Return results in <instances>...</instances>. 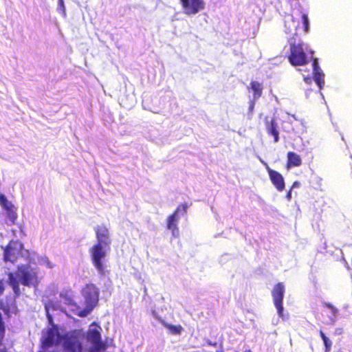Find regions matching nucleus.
<instances>
[{
	"label": "nucleus",
	"instance_id": "obj_1",
	"mask_svg": "<svg viewBox=\"0 0 352 352\" xmlns=\"http://www.w3.org/2000/svg\"><path fill=\"white\" fill-rule=\"evenodd\" d=\"M97 242L89 248V253L93 265L98 272L104 274V265L102 259L107 255V252L110 249L111 240L109 231L104 225L98 226L95 228Z\"/></svg>",
	"mask_w": 352,
	"mask_h": 352
},
{
	"label": "nucleus",
	"instance_id": "obj_2",
	"mask_svg": "<svg viewBox=\"0 0 352 352\" xmlns=\"http://www.w3.org/2000/svg\"><path fill=\"white\" fill-rule=\"evenodd\" d=\"M8 276V283L13 290L14 297L21 295L19 283L27 287H37L39 284L37 269L29 265H18L16 274L9 272Z\"/></svg>",
	"mask_w": 352,
	"mask_h": 352
},
{
	"label": "nucleus",
	"instance_id": "obj_3",
	"mask_svg": "<svg viewBox=\"0 0 352 352\" xmlns=\"http://www.w3.org/2000/svg\"><path fill=\"white\" fill-rule=\"evenodd\" d=\"M81 294L85 298V307L80 309L79 306H77L78 311L75 312V314L83 318L87 316L98 305L100 289L95 284L89 283L83 287Z\"/></svg>",
	"mask_w": 352,
	"mask_h": 352
},
{
	"label": "nucleus",
	"instance_id": "obj_4",
	"mask_svg": "<svg viewBox=\"0 0 352 352\" xmlns=\"http://www.w3.org/2000/svg\"><path fill=\"white\" fill-rule=\"evenodd\" d=\"M100 330L101 327L94 322L87 331L85 339L91 345L89 352H104L107 349V344L102 340Z\"/></svg>",
	"mask_w": 352,
	"mask_h": 352
},
{
	"label": "nucleus",
	"instance_id": "obj_5",
	"mask_svg": "<svg viewBox=\"0 0 352 352\" xmlns=\"http://www.w3.org/2000/svg\"><path fill=\"white\" fill-rule=\"evenodd\" d=\"M63 346L65 352H82V345L80 342V331L74 330L63 338Z\"/></svg>",
	"mask_w": 352,
	"mask_h": 352
},
{
	"label": "nucleus",
	"instance_id": "obj_6",
	"mask_svg": "<svg viewBox=\"0 0 352 352\" xmlns=\"http://www.w3.org/2000/svg\"><path fill=\"white\" fill-rule=\"evenodd\" d=\"M289 62L294 66L305 65L308 59L303 48L302 43H290V54L288 56Z\"/></svg>",
	"mask_w": 352,
	"mask_h": 352
},
{
	"label": "nucleus",
	"instance_id": "obj_7",
	"mask_svg": "<svg viewBox=\"0 0 352 352\" xmlns=\"http://www.w3.org/2000/svg\"><path fill=\"white\" fill-rule=\"evenodd\" d=\"M23 248V243L18 241L11 240L3 248V261L14 263L19 258Z\"/></svg>",
	"mask_w": 352,
	"mask_h": 352
},
{
	"label": "nucleus",
	"instance_id": "obj_8",
	"mask_svg": "<svg viewBox=\"0 0 352 352\" xmlns=\"http://www.w3.org/2000/svg\"><path fill=\"white\" fill-rule=\"evenodd\" d=\"M285 294V285L283 283H278L272 290V296L274 304L277 309L279 317L283 318V298Z\"/></svg>",
	"mask_w": 352,
	"mask_h": 352
},
{
	"label": "nucleus",
	"instance_id": "obj_9",
	"mask_svg": "<svg viewBox=\"0 0 352 352\" xmlns=\"http://www.w3.org/2000/svg\"><path fill=\"white\" fill-rule=\"evenodd\" d=\"M184 12L187 15H195L206 8L204 0H179Z\"/></svg>",
	"mask_w": 352,
	"mask_h": 352
},
{
	"label": "nucleus",
	"instance_id": "obj_10",
	"mask_svg": "<svg viewBox=\"0 0 352 352\" xmlns=\"http://www.w3.org/2000/svg\"><path fill=\"white\" fill-rule=\"evenodd\" d=\"M0 206L5 211L10 224H14L17 219L16 208L3 193H0Z\"/></svg>",
	"mask_w": 352,
	"mask_h": 352
},
{
	"label": "nucleus",
	"instance_id": "obj_11",
	"mask_svg": "<svg viewBox=\"0 0 352 352\" xmlns=\"http://www.w3.org/2000/svg\"><path fill=\"white\" fill-rule=\"evenodd\" d=\"M264 164L272 184L275 186L278 191H283L285 188V184L283 175L278 171L270 168L267 163L265 162Z\"/></svg>",
	"mask_w": 352,
	"mask_h": 352
},
{
	"label": "nucleus",
	"instance_id": "obj_12",
	"mask_svg": "<svg viewBox=\"0 0 352 352\" xmlns=\"http://www.w3.org/2000/svg\"><path fill=\"white\" fill-rule=\"evenodd\" d=\"M56 336H57L58 338L60 337L58 333V326L56 324H53V327L47 329L46 336L42 340V349L47 350L48 348L54 346Z\"/></svg>",
	"mask_w": 352,
	"mask_h": 352
},
{
	"label": "nucleus",
	"instance_id": "obj_13",
	"mask_svg": "<svg viewBox=\"0 0 352 352\" xmlns=\"http://www.w3.org/2000/svg\"><path fill=\"white\" fill-rule=\"evenodd\" d=\"M178 220L179 215H177V211H174L173 214L167 218V229L171 230L173 235L175 236L179 234V229L177 227Z\"/></svg>",
	"mask_w": 352,
	"mask_h": 352
},
{
	"label": "nucleus",
	"instance_id": "obj_14",
	"mask_svg": "<svg viewBox=\"0 0 352 352\" xmlns=\"http://www.w3.org/2000/svg\"><path fill=\"white\" fill-rule=\"evenodd\" d=\"M302 164V159L299 155L293 152L289 151L287 153V168H291L292 167H298Z\"/></svg>",
	"mask_w": 352,
	"mask_h": 352
},
{
	"label": "nucleus",
	"instance_id": "obj_15",
	"mask_svg": "<svg viewBox=\"0 0 352 352\" xmlns=\"http://www.w3.org/2000/svg\"><path fill=\"white\" fill-rule=\"evenodd\" d=\"M266 131L268 135L273 136L274 142H278L279 132L278 124L275 118H272L270 122H266Z\"/></svg>",
	"mask_w": 352,
	"mask_h": 352
},
{
	"label": "nucleus",
	"instance_id": "obj_16",
	"mask_svg": "<svg viewBox=\"0 0 352 352\" xmlns=\"http://www.w3.org/2000/svg\"><path fill=\"white\" fill-rule=\"evenodd\" d=\"M59 296L60 298H62L64 301V303L67 305H73L76 307V309L73 310L74 313L75 314L76 311H77V306H78L75 301L73 299V296L72 294V292L70 289H65L62 291Z\"/></svg>",
	"mask_w": 352,
	"mask_h": 352
},
{
	"label": "nucleus",
	"instance_id": "obj_17",
	"mask_svg": "<svg viewBox=\"0 0 352 352\" xmlns=\"http://www.w3.org/2000/svg\"><path fill=\"white\" fill-rule=\"evenodd\" d=\"M45 309L46 316L47 318L48 322L50 324L52 325V327H53V324H55L54 323V320H53V318H52V315L49 312L50 309H52L53 310H58V309H60V306L57 302H54L53 301H50L47 303L45 304Z\"/></svg>",
	"mask_w": 352,
	"mask_h": 352
},
{
	"label": "nucleus",
	"instance_id": "obj_18",
	"mask_svg": "<svg viewBox=\"0 0 352 352\" xmlns=\"http://www.w3.org/2000/svg\"><path fill=\"white\" fill-rule=\"evenodd\" d=\"M248 89H251L253 91V97L254 100H257L262 96L263 86L261 83L253 80L250 82V86Z\"/></svg>",
	"mask_w": 352,
	"mask_h": 352
},
{
	"label": "nucleus",
	"instance_id": "obj_19",
	"mask_svg": "<svg viewBox=\"0 0 352 352\" xmlns=\"http://www.w3.org/2000/svg\"><path fill=\"white\" fill-rule=\"evenodd\" d=\"M162 323L166 328H167L170 331V332L172 334L179 335L182 333V331H183V327L180 324L173 325V324L165 322L164 321H162Z\"/></svg>",
	"mask_w": 352,
	"mask_h": 352
},
{
	"label": "nucleus",
	"instance_id": "obj_20",
	"mask_svg": "<svg viewBox=\"0 0 352 352\" xmlns=\"http://www.w3.org/2000/svg\"><path fill=\"white\" fill-rule=\"evenodd\" d=\"M324 75L322 70L314 72V79L320 89L324 85Z\"/></svg>",
	"mask_w": 352,
	"mask_h": 352
},
{
	"label": "nucleus",
	"instance_id": "obj_21",
	"mask_svg": "<svg viewBox=\"0 0 352 352\" xmlns=\"http://www.w3.org/2000/svg\"><path fill=\"white\" fill-rule=\"evenodd\" d=\"M319 334H320V336L321 337V338L323 341V343H324V352H330V351L331 349V346H332L331 340H330L329 339V338H327L326 336V335L322 330L319 331Z\"/></svg>",
	"mask_w": 352,
	"mask_h": 352
},
{
	"label": "nucleus",
	"instance_id": "obj_22",
	"mask_svg": "<svg viewBox=\"0 0 352 352\" xmlns=\"http://www.w3.org/2000/svg\"><path fill=\"white\" fill-rule=\"evenodd\" d=\"M301 17L302 20L304 31L305 32H308L309 30V21L308 15L305 13H302Z\"/></svg>",
	"mask_w": 352,
	"mask_h": 352
},
{
	"label": "nucleus",
	"instance_id": "obj_23",
	"mask_svg": "<svg viewBox=\"0 0 352 352\" xmlns=\"http://www.w3.org/2000/svg\"><path fill=\"white\" fill-rule=\"evenodd\" d=\"M324 305H325L326 307H327L328 309H330L332 315H333V316H336L337 315L338 311V309L336 307H334L332 304H331L329 302H326L324 304Z\"/></svg>",
	"mask_w": 352,
	"mask_h": 352
},
{
	"label": "nucleus",
	"instance_id": "obj_24",
	"mask_svg": "<svg viewBox=\"0 0 352 352\" xmlns=\"http://www.w3.org/2000/svg\"><path fill=\"white\" fill-rule=\"evenodd\" d=\"M188 206L186 204H182L177 206L175 211H177V215L179 212H182L183 213H186L187 211Z\"/></svg>",
	"mask_w": 352,
	"mask_h": 352
},
{
	"label": "nucleus",
	"instance_id": "obj_25",
	"mask_svg": "<svg viewBox=\"0 0 352 352\" xmlns=\"http://www.w3.org/2000/svg\"><path fill=\"white\" fill-rule=\"evenodd\" d=\"M313 70L314 72L321 71V69L319 67L318 60L316 58H314L313 60Z\"/></svg>",
	"mask_w": 352,
	"mask_h": 352
},
{
	"label": "nucleus",
	"instance_id": "obj_26",
	"mask_svg": "<svg viewBox=\"0 0 352 352\" xmlns=\"http://www.w3.org/2000/svg\"><path fill=\"white\" fill-rule=\"evenodd\" d=\"M5 290L4 281L3 280H0V296H1Z\"/></svg>",
	"mask_w": 352,
	"mask_h": 352
},
{
	"label": "nucleus",
	"instance_id": "obj_27",
	"mask_svg": "<svg viewBox=\"0 0 352 352\" xmlns=\"http://www.w3.org/2000/svg\"><path fill=\"white\" fill-rule=\"evenodd\" d=\"M304 80L307 84H310L311 82V77H305Z\"/></svg>",
	"mask_w": 352,
	"mask_h": 352
},
{
	"label": "nucleus",
	"instance_id": "obj_28",
	"mask_svg": "<svg viewBox=\"0 0 352 352\" xmlns=\"http://www.w3.org/2000/svg\"><path fill=\"white\" fill-rule=\"evenodd\" d=\"M292 190H289L287 193V195H286V197L287 198V199H291V197H292Z\"/></svg>",
	"mask_w": 352,
	"mask_h": 352
},
{
	"label": "nucleus",
	"instance_id": "obj_29",
	"mask_svg": "<svg viewBox=\"0 0 352 352\" xmlns=\"http://www.w3.org/2000/svg\"><path fill=\"white\" fill-rule=\"evenodd\" d=\"M300 186V183L297 181L294 182L292 184V188L298 187Z\"/></svg>",
	"mask_w": 352,
	"mask_h": 352
},
{
	"label": "nucleus",
	"instance_id": "obj_30",
	"mask_svg": "<svg viewBox=\"0 0 352 352\" xmlns=\"http://www.w3.org/2000/svg\"><path fill=\"white\" fill-rule=\"evenodd\" d=\"M59 4L60 6L64 8V3L63 0H59Z\"/></svg>",
	"mask_w": 352,
	"mask_h": 352
},
{
	"label": "nucleus",
	"instance_id": "obj_31",
	"mask_svg": "<svg viewBox=\"0 0 352 352\" xmlns=\"http://www.w3.org/2000/svg\"><path fill=\"white\" fill-rule=\"evenodd\" d=\"M292 30H291L289 28H288L287 30H286L287 33L290 34L292 32Z\"/></svg>",
	"mask_w": 352,
	"mask_h": 352
},
{
	"label": "nucleus",
	"instance_id": "obj_32",
	"mask_svg": "<svg viewBox=\"0 0 352 352\" xmlns=\"http://www.w3.org/2000/svg\"><path fill=\"white\" fill-rule=\"evenodd\" d=\"M244 352H252L250 349H246Z\"/></svg>",
	"mask_w": 352,
	"mask_h": 352
},
{
	"label": "nucleus",
	"instance_id": "obj_33",
	"mask_svg": "<svg viewBox=\"0 0 352 352\" xmlns=\"http://www.w3.org/2000/svg\"><path fill=\"white\" fill-rule=\"evenodd\" d=\"M0 352H6L5 350H0Z\"/></svg>",
	"mask_w": 352,
	"mask_h": 352
}]
</instances>
